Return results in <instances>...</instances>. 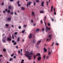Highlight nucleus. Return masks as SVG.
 I'll return each mask as SVG.
<instances>
[{
    "label": "nucleus",
    "instance_id": "1",
    "mask_svg": "<svg viewBox=\"0 0 63 63\" xmlns=\"http://www.w3.org/2000/svg\"><path fill=\"white\" fill-rule=\"evenodd\" d=\"M25 56H27L28 58V59L29 60H31L32 59V58H31L32 56H28L26 55V54H25Z\"/></svg>",
    "mask_w": 63,
    "mask_h": 63
},
{
    "label": "nucleus",
    "instance_id": "2",
    "mask_svg": "<svg viewBox=\"0 0 63 63\" xmlns=\"http://www.w3.org/2000/svg\"><path fill=\"white\" fill-rule=\"evenodd\" d=\"M30 5H31V1H30L29 2H28L27 5V7H28V5L30 6Z\"/></svg>",
    "mask_w": 63,
    "mask_h": 63
},
{
    "label": "nucleus",
    "instance_id": "3",
    "mask_svg": "<svg viewBox=\"0 0 63 63\" xmlns=\"http://www.w3.org/2000/svg\"><path fill=\"white\" fill-rule=\"evenodd\" d=\"M7 41H11L12 40V38L10 37V38H9V37H7Z\"/></svg>",
    "mask_w": 63,
    "mask_h": 63
},
{
    "label": "nucleus",
    "instance_id": "4",
    "mask_svg": "<svg viewBox=\"0 0 63 63\" xmlns=\"http://www.w3.org/2000/svg\"><path fill=\"white\" fill-rule=\"evenodd\" d=\"M46 32H47V30L48 29V30H50V28H48L47 27H46Z\"/></svg>",
    "mask_w": 63,
    "mask_h": 63
},
{
    "label": "nucleus",
    "instance_id": "5",
    "mask_svg": "<svg viewBox=\"0 0 63 63\" xmlns=\"http://www.w3.org/2000/svg\"><path fill=\"white\" fill-rule=\"evenodd\" d=\"M32 35H33V34H32V33L30 34L29 36V39H31V38H32Z\"/></svg>",
    "mask_w": 63,
    "mask_h": 63
},
{
    "label": "nucleus",
    "instance_id": "6",
    "mask_svg": "<svg viewBox=\"0 0 63 63\" xmlns=\"http://www.w3.org/2000/svg\"><path fill=\"white\" fill-rule=\"evenodd\" d=\"M26 54L28 56H29L30 55V53L28 51H26Z\"/></svg>",
    "mask_w": 63,
    "mask_h": 63
},
{
    "label": "nucleus",
    "instance_id": "7",
    "mask_svg": "<svg viewBox=\"0 0 63 63\" xmlns=\"http://www.w3.org/2000/svg\"><path fill=\"white\" fill-rule=\"evenodd\" d=\"M41 41L40 40V41H38L37 42V45H39L40 44V43H41Z\"/></svg>",
    "mask_w": 63,
    "mask_h": 63
},
{
    "label": "nucleus",
    "instance_id": "8",
    "mask_svg": "<svg viewBox=\"0 0 63 63\" xmlns=\"http://www.w3.org/2000/svg\"><path fill=\"white\" fill-rule=\"evenodd\" d=\"M39 57L38 58V61H39V60H41V58L40 56H39Z\"/></svg>",
    "mask_w": 63,
    "mask_h": 63
},
{
    "label": "nucleus",
    "instance_id": "9",
    "mask_svg": "<svg viewBox=\"0 0 63 63\" xmlns=\"http://www.w3.org/2000/svg\"><path fill=\"white\" fill-rule=\"evenodd\" d=\"M44 51L45 52H46L47 51V49H46V47L44 48Z\"/></svg>",
    "mask_w": 63,
    "mask_h": 63
},
{
    "label": "nucleus",
    "instance_id": "10",
    "mask_svg": "<svg viewBox=\"0 0 63 63\" xmlns=\"http://www.w3.org/2000/svg\"><path fill=\"white\" fill-rule=\"evenodd\" d=\"M44 1L42 2H41V6L42 7H43L44 6Z\"/></svg>",
    "mask_w": 63,
    "mask_h": 63
},
{
    "label": "nucleus",
    "instance_id": "11",
    "mask_svg": "<svg viewBox=\"0 0 63 63\" xmlns=\"http://www.w3.org/2000/svg\"><path fill=\"white\" fill-rule=\"evenodd\" d=\"M41 56V55L39 53H37L36 55L35 56Z\"/></svg>",
    "mask_w": 63,
    "mask_h": 63
},
{
    "label": "nucleus",
    "instance_id": "12",
    "mask_svg": "<svg viewBox=\"0 0 63 63\" xmlns=\"http://www.w3.org/2000/svg\"><path fill=\"white\" fill-rule=\"evenodd\" d=\"M21 10H25V8L23 7H21Z\"/></svg>",
    "mask_w": 63,
    "mask_h": 63
},
{
    "label": "nucleus",
    "instance_id": "13",
    "mask_svg": "<svg viewBox=\"0 0 63 63\" xmlns=\"http://www.w3.org/2000/svg\"><path fill=\"white\" fill-rule=\"evenodd\" d=\"M36 41V40H35V39H34L33 40L32 42L33 43H35Z\"/></svg>",
    "mask_w": 63,
    "mask_h": 63
},
{
    "label": "nucleus",
    "instance_id": "14",
    "mask_svg": "<svg viewBox=\"0 0 63 63\" xmlns=\"http://www.w3.org/2000/svg\"><path fill=\"white\" fill-rule=\"evenodd\" d=\"M48 55H50L51 54V52L49 51L48 52Z\"/></svg>",
    "mask_w": 63,
    "mask_h": 63
},
{
    "label": "nucleus",
    "instance_id": "15",
    "mask_svg": "<svg viewBox=\"0 0 63 63\" xmlns=\"http://www.w3.org/2000/svg\"><path fill=\"white\" fill-rule=\"evenodd\" d=\"M20 40V38L19 37H18L17 39V42H19Z\"/></svg>",
    "mask_w": 63,
    "mask_h": 63
},
{
    "label": "nucleus",
    "instance_id": "16",
    "mask_svg": "<svg viewBox=\"0 0 63 63\" xmlns=\"http://www.w3.org/2000/svg\"><path fill=\"white\" fill-rule=\"evenodd\" d=\"M39 29L38 28L36 29V31L37 32H39Z\"/></svg>",
    "mask_w": 63,
    "mask_h": 63
},
{
    "label": "nucleus",
    "instance_id": "17",
    "mask_svg": "<svg viewBox=\"0 0 63 63\" xmlns=\"http://www.w3.org/2000/svg\"><path fill=\"white\" fill-rule=\"evenodd\" d=\"M8 9H9V10H10L11 9V6H9L8 7Z\"/></svg>",
    "mask_w": 63,
    "mask_h": 63
},
{
    "label": "nucleus",
    "instance_id": "18",
    "mask_svg": "<svg viewBox=\"0 0 63 63\" xmlns=\"http://www.w3.org/2000/svg\"><path fill=\"white\" fill-rule=\"evenodd\" d=\"M2 42H4V43H6V41H5V39H3L2 40Z\"/></svg>",
    "mask_w": 63,
    "mask_h": 63
},
{
    "label": "nucleus",
    "instance_id": "19",
    "mask_svg": "<svg viewBox=\"0 0 63 63\" xmlns=\"http://www.w3.org/2000/svg\"><path fill=\"white\" fill-rule=\"evenodd\" d=\"M46 3H47V6H48V1H46Z\"/></svg>",
    "mask_w": 63,
    "mask_h": 63
},
{
    "label": "nucleus",
    "instance_id": "20",
    "mask_svg": "<svg viewBox=\"0 0 63 63\" xmlns=\"http://www.w3.org/2000/svg\"><path fill=\"white\" fill-rule=\"evenodd\" d=\"M8 20H9V21H11V17H9L8 18Z\"/></svg>",
    "mask_w": 63,
    "mask_h": 63
},
{
    "label": "nucleus",
    "instance_id": "21",
    "mask_svg": "<svg viewBox=\"0 0 63 63\" xmlns=\"http://www.w3.org/2000/svg\"><path fill=\"white\" fill-rule=\"evenodd\" d=\"M52 8H53V6H52L51 9V12L52 11Z\"/></svg>",
    "mask_w": 63,
    "mask_h": 63
},
{
    "label": "nucleus",
    "instance_id": "22",
    "mask_svg": "<svg viewBox=\"0 0 63 63\" xmlns=\"http://www.w3.org/2000/svg\"><path fill=\"white\" fill-rule=\"evenodd\" d=\"M25 31V30H24L22 31V33H24Z\"/></svg>",
    "mask_w": 63,
    "mask_h": 63
},
{
    "label": "nucleus",
    "instance_id": "23",
    "mask_svg": "<svg viewBox=\"0 0 63 63\" xmlns=\"http://www.w3.org/2000/svg\"><path fill=\"white\" fill-rule=\"evenodd\" d=\"M11 12V11H10V10H8L7 11V13H10Z\"/></svg>",
    "mask_w": 63,
    "mask_h": 63
},
{
    "label": "nucleus",
    "instance_id": "24",
    "mask_svg": "<svg viewBox=\"0 0 63 63\" xmlns=\"http://www.w3.org/2000/svg\"><path fill=\"white\" fill-rule=\"evenodd\" d=\"M10 15H13L14 14V13H13V12H11V13L10 14Z\"/></svg>",
    "mask_w": 63,
    "mask_h": 63
},
{
    "label": "nucleus",
    "instance_id": "25",
    "mask_svg": "<svg viewBox=\"0 0 63 63\" xmlns=\"http://www.w3.org/2000/svg\"><path fill=\"white\" fill-rule=\"evenodd\" d=\"M42 30L43 31H45V29H44V28H42Z\"/></svg>",
    "mask_w": 63,
    "mask_h": 63
},
{
    "label": "nucleus",
    "instance_id": "26",
    "mask_svg": "<svg viewBox=\"0 0 63 63\" xmlns=\"http://www.w3.org/2000/svg\"><path fill=\"white\" fill-rule=\"evenodd\" d=\"M15 41L14 40L12 41V42L13 43H15Z\"/></svg>",
    "mask_w": 63,
    "mask_h": 63
},
{
    "label": "nucleus",
    "instance_id": "27",
    "mask_svg": "<svg viewBox=\"0 0 63 63\" xmlns=\"http://www.w3.org/2000/svg\"><path fill=\"white\" fill-rule=\"evenodd\" d=\"M30 54H31V55H33V52H32V51H31V52Z\"/></svg>",
    "mask_w": 63,
    "mask_h": 63
},
{
    "label": "nucleus",
    "instance_id": "28",
    "mask_svg": "<svg viewBox=\"0 0 63 63\" xmlns=\"http://www.w3.org/2000/svg\"><path fill=\"white\" fill-rule=\"evenodd\" d=\"M20 3V2H19V1L18 0L17 2V4H19V3Z\"/></svg>",
    "mask_w": 63,
    "mask_h": 63
},
{
    "label": "nucleus",
    "instance_id": "29",
    "mask_svg": "<svg viewBox=\"0 0 63 63\" xmlns=\"http://www.w3.org/2000/svg\"><path fill=\"white\" fill-rule=\"evenodd\" d=\"M14 35H17V32H15V33H14Z\"/></svg>",
    "mask_w": 63,
    "mask_h": 63
},
{
    "label": "nucleus",
    "instance_id": "30",
    "mask_svg": "<svg viewBox=\"0 0 63 63\" xmlns=\"http://www.w3.org/2000/svg\"><path fill=\"white\" fill-rule=\"evenodd\" d=\"M3 51H4V52H5V51H6V49H3Z\"/></svg>",
    "mask_w": 63,
    "mask_h": 63
},
{
    "label": "nucleus",
    "instance_id": "31",
    "mask_svg": "<svg viewBox=\"0 0 63 63\" xmlns=\"http://www.w3.org/2000/svg\"><path fill=\"white\" fill-rule=\"evenodd\" d=\"M16 44H17V43H16V42H15L13 44V45H16Z\"/></svg>",
    "mask_w": 63,
    "mask_h": 63
},
{
    "label": "nucleus",
    "instance_id": "32",
    "mask_svg": "<svg viewBox=\"0 0 63 63\" xmlns=\"http://www.w3.org/2000/svg\"><path fill=\"white\" fill-rule=\"evenodd\" d=\"M40 13H44V12L42 11H40Z\"/></svg>",
    "mask_w": 63,
    "mask_h": 63
},
{
    "label": "nucleus",
    "instance_id": "33",
    "mask_svg": "<svg viewBox=\"0 0 63 63\" xmlns=\"http://www.w3.org/2000/svg\"><path fill=\"white\" fill-rule=\"evenodd\" d=\"M5 26H7V27L9 26V24H5Z\"/></svg>",
    "mask_w": 63,
    "mask_h": 63
},
{
    "label": "nucleus",
    "instance_id": "34",
    "mask_svg": "<svg viewBox=\"0 0 63 63\" xmlns=\"http://www.w3.org/2000/svg\"><path fill=\"white\" fill-rule=\"evenodd\" d=\"M14 14L15 15H17V14L16 13V12H15Z\"/></svg>",
    "mask_w": 63,
    "mask_h": 63
},
{
    "label": "nucleus",
    "instance_id": "35",
    "mask_svg": "<svg viewBox=\"0 0 63 63\" xmlns=\"http://www.w3.org/2000/svg\"><path fill=\"white\" fill-rule=\"evenodd\" d=\"M51 37V34H50V35L49 36H48V37L49 38H50V37Z\"/></svg>",
    "mask_w": 63,
    "mask_h": 63
},
{
    "label": "nucleus",
    "instance_id": "36",
    "mask_svg": "<svg viewBox=\"0 0 63 63\" xmlns=\"http://www.w3.org/2000/svg\"><path fill=\"white\" fill-rule=\"evenodd\" d=\"M18 53H19V54H20V51L19 50L18 51Z\"/></svg>",
    "mask_w": 63,
    "mask_h": 63
},
{
    "label": "nucleus",
    "instance_id": "37",
    "mask_svg": "<svg viewBox=\"0 0 63 63\" xmlns=\"http://www.w3.org/2000/svg\"><path fill=\"white\" fill-rule=\"evenodd\" d=\"M46 17H47L46 16L44 18V21H45V20H46Z\"/></svg>",
    "mask_w": 63,
    "mask_h": 63
},
{
    "label": "nucleus",
    "instance_id": "38",
    "mask_svg": "<svg viewBox=\"0 0 63 63\" xmlns=\"http://www.w3.org/2000/svg\"><path fill=\"white\" fill-rule=\"evenodd\" d=\"M33 3H34V6H35V5H36V3H35V2H33Z\"/></svg>",
    "mask_w": 63,
    "mask_h": 63
},
{
    "label": "nucleus",
    "instance_id": "39",
    "mask_svg": "<svg viewBox=\"0 0 63 63\" xmlns=\"http://www.w3.org/2000/svg\"><path fill=\"white\" fill-rule=\"evenodd\" d=\"M51 19H52V21H54L53 18H52Z\"/></svg>",
    "mask_w": 63,
    "mask_h": 63
},
{
    "label": "nucleus",
    "instance_id": "40",
    "mask_svg": "<svg viewBox=\"0 0 63 63\" xmlns=\"http://www.w3.org/2000/svg\"><path fill=\"white\" fill-rule=\"evenodd\" d=\"M13 60V59L11 58V59H10V60H9V61H12V60Z\"/></svg>",
    "mask_w": 63,
    "mask_h": 63
},
{
    "label": "nucleus",
    "instance_id": "41",
    "mask_svg": "<svg viewBox=\"0 0 63 63\" xmlns=\"http://www.w3.org/2000/svg\"><path fill=\"white\" fill-rule=\"evenodd\" d=\"M34 59H35V58H36V56L35 55H34Z\"/></svg>",
    "mask_w": 63,
    "mask_h": 63
},
{
    "label": "nucleus",
    "instance_id": "42",
    "mask_svg": "<svg viewBox=\"0 0 63 63\" xmlns=\"http://www.w3.org/2000/svg\"><path fill=\"white\" fill-rule=\"evenodd\" d=\"M36 2L38 3L39 2V0H37L36 1Z\"/></svg>",
    "mask_w": 63,
    "mask_h": 63
},
{
    "label": "nucleus",
    "instance_id": "43",
    "mask_svg": "<svg viewBox=\"0 0 63 63\" xmlns=\"http://www.w3.org/2000/svg\"><path fill=\"white\" fill-rule=\"evenodd\" d=\"M32 15H34V12H32Z\"/></svg>",
    "mask_w": 63,
    "mask_h": 63
},
{
    "label": "nucleus",
    "instance_id": "44",
    "mask_svg": "<svg viewBox=\"0 0 63 63\" xmlns=\"http://www.w3.org/2000/svg\"><path fill=\"white\" fill-rule=\"evenodd\" d=\"M26 26H27V25H24L23 26V27H26Z\"/></svg>",
    "mask_w": 63,
    "mask_h": 63
},
{
    "label": "nucleus",
    "instance_id": "45",
    "mask_svg": "<svg viewBox=\"0 0 63 63\" xmlns=\"http://www.w3.org/2000/svg\"><path fill=\"white\" fill-rule=\"evenodd\" d=\"M49 58V56H47L46 57V59H47V58Z\"/></svg>",
    "mask_w": 63,
    "mask_h": 63
},
{
    "label": "nucleus",
    "instance_id": "46",
    "mask_svg": "<svg viewBox=\"0 0 63 63\" xmlns=\"http://www.w3.org/2000/svg\"><path fill=\"white\" fill-rule=\"evenodd\" d=\"M54 14L55 15H56V13L55 12H54Z\"/></svg>",
    "mask_w": 63,
    "mask_h": 63
},
{
    "label": "nucleus",
    "instance_id": "47",
    "mask_svg": "<svg viewBox=\"0 0 63 63\" xmlns=\"http://www.w3.org/2000/svg\"><path fill=\"white\" fill-rule=\"evenodd\" d=\"M45 57H46V55H44L43 57L44 59H45Z\"/></svg>",
    "mask_w": 63,
    "mask_h": 63
},
{
    "label": "nucleus",
    "instance_id": "48",
    "mask_svg": "<svg viewBox=\"0 0 63 63\" xmlns=\"http://www.w3.org/2000/svg\"><path fill=\"white\" fill-rule=\"evenodd\" d=\"M55 45H57V46H58V44L57 43H55Z\"/></svg>",
    "mask_w": 63,
    "mask_h": 63
},
{
    "label": "nucleus",
    "instance_id": "49",
    "mask_svg": "<svg viewBox=\"0 0 63 63\" xmlns=\"http://www.w3.org/2000/svg\"><path fill=\"white\" fill-rule=\"evenodd\" d=\"M48 26H50V24L49 23H48Z\"/></svg>",
    "mask_w": 63,
    "mask_h": 63
},
{
    "label": "nucleus",
    "instance_id": "50",
    "mask_svg": "<svg viewBox=\"0 0 63 63\" xmlns=\"http://www.w3.org/2000/svg\"><path fill=\"white\" fill-rule=\"evenodd\" d=\"M54 45V42H53L52 43V47H53V46Z\"/></svg>",
    "mask_w": 63,
    "mask_h": 63
},
{
    "label": "nucleus",
    "instance_id": "51",
    "mask_svg": "<svg viewBox=\"0 0 63 63\" xmlns=\"http://www.w3.org/2000/svg\"><path fill=\"white\" fill-rule=\"evenodd\" d=\"M14 54H12V55H11V57H13V56H14Z\"/></svg>",
    "mask_w": 63,
    "mask_h": 63
},
{
    "label": "nucleus",
    "instance_id": "52",
    "mask_svg": "<svg viewBox=\"0 0 63 63\" xmlns=\"http://www.w3.org/2000/svg\"><path fill=\"white\" fill-rule=\"evenodd\" d=\"M21 27L20 26L18 27L19 29H21Z\"/></svg>",
    "mask_w": 63,
    "mask_h": 63
},
{
    "label": "nucleus",
    "instance_id": "53",
    "mask_svg": "<svg viewBox=\"0 0 63 63\" xmlns=\"http://www.w3.org/2000/svg\"><path fill=\"white\" fill-rule=\"evenodd\" d=\"M14 1V0H10V1H11V2H13Z\"/></svg>",
    "mask_w": 63,
    "mask_h": 63
},
{
    "label": "nucleus",
    "instance_id": "54",
    "mask_svg": "<svg viewBox=\"0 0 63 63\" xmlns=\"http://www.w3.org/2000/svg\"><path fill=\"white\" fill-rule=\"evenodd\" d=\"M40 22H41V23H43V21H42V20H41L40 21Z\"/></svg>",
    "mask_w": 63,
    "mask_h": 63
},
{
    "label": "nucleus",
    "instance_id": "55",
    "mask_svg": "<svg viewBox=\"0 0 63 63\" xmlns=\"http://www.w3.org/2000/svg\"><path fill=\"white\" fill-rule=\"evenodd\" d=\"M16 48H18V47L17 46H16Z\"/></svg>",
    "mask_w": 63,
    "mask_h": 63
},
{
    "label": "nucleus",
    "instance_id": "56",
    "mask_svg": "<svg viewBox=\"0 0 63 63\" xmlns=\"http://www.w3.org/2000/svg\"><path fill=\"white\" fill-rule=\"evenodd\" d=\"M5 11H6V12H7V11H8V10L7 9H5Z\"/></svg>",
    "mask_w": 63,
    "mask_h": 63
},
{
    "label": "nucleus",
    "instance_id": "57",
    "mask_svg": "<svg viewBox=\"0 0 63 63\" xmlns=\"http://www.w3.org/2000/svg\"><path fill=\"white\" fill-rule=\"evenodd\" d=\"M0 57H3V55H0Z\"/></svg>",
    "mask_w": 63,
    "mask_h": 63
},
{
    "label": "nucleus",
    "instance_id": "58",
    "mask_svg": "<svg viewBox=\"0 0 63 63\" xmlns=\"http://www.w3.org/2000/svg\"><path fill=\"white\" fill-rule=\"evenodd\" d=\"M12 39H14V37L13 36V35H12Z\"/></svg>",
    "mask_w": 63,
    "mask_h": 63
},
{
    "label": "nucleus",
    "instance_id": "59",
    "mask_svg": "<svg viewBox=\"0 0 63 63\" xmlns=\"http://www.w3.org/2000/svg\"><path fill=\"white\" fill-rule=\"evenodd\" d=\"M1 5L3 6L4 5V3H2L1 4Z\"/></svg>",
    "mask_w": 63,
    "mask_h": 63
},
{
    "label": "nucleus",
    "instance_id": "60",
    "mask_svg": "<svg viewBox=\"0 0 63 63\" xmlns=\"http://www.w3.org/2000/svg\"><path fill=\"white\" fill-rule=\"evenodd\" d=\"M16 58V56H14V58Z\"/></svg>",
    "mask_w": 63,
    "mask_h": 63
},
{
    "label": "nucleus",
    "instance_id": "61",
    "mask_svg": "<svg viewBox=\"0 0 63 63\" xmlns=\"http://www.w3.org/2000/svg\"><path fill=\"white\" fill-rule=\"evenodd\" d=\"M12 27H13V28H14V25H12L11 26Z\"/></svg>",
    "mask_w": 63,
    "mask_h": 63
},
{
    "label": "nucleus",
    "instance_id": "62",
    "mask_svg": "<svg viewBox=\"0 0 63 63\" xmlns=\"http://www.w3.org/2000/svg\"><path fill=\"white\" fill-rule=\"evenodd\" d=\"M44 23L45 25H47V24L46 23V22H44Z\"/></svg>",
    "mask_w": 63,
    "mask_h": 63
},
{
    "label": "nucleus",
    "instance_id": "63",
    "mask_svg": "<svg viewBox=\"0 0 63 63\" xmlns=\"http://www.w3.org/2000/svg\"><path fill=\"white\" fill-rule=\"evenodd\" d=\"M20 6H21V5H20V4H19L18 5V6H19V7Z\"/></svg>",
    "mask_w": 63,
    "mask_h": 63
},
{
    "label": "nucleus",
    "instance_id": "64",
    "mask_svg": "<svg viewBox=\"0 0 63 63\" xmlns=\"http://www.w3.org/2000/svg\"><path fill=\"white\" fill-rule=\"evenodd\" d=\"M21 61H22V62H23L24 61V60L23 59V60H22Z\"/></svg>",
    "mask_w": 63,
    "mask_h": 63
}]
</instances>
